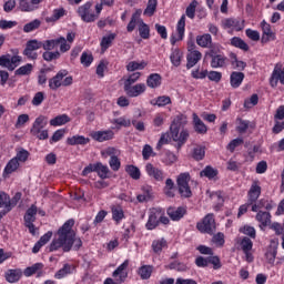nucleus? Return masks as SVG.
Wrapping results in <instances>:
<instances>
[{
    "label": "nucleus",
    "mask_w": 284,
    "mask_h": 284,
    "mask_svg": "<svg viewBox=\"0 0 284 284\" xmlns=\"http://www.w3.org/2000/svg\"><path fill=\"white\" fill-rule=\"evenodd\" d=\"M74 227V219L68 220L57 232L58 237H54L49 245V252H62L68 253L72 251L79 252L83 247V241L81 237H77V232L72 230Z\"/></svg>",
    "instance_id": "nucleus-1"
},
{
    "label": "nucleus",
    "mask_w": 284,
    "mask_h": 284,
    "mask_svg": "<svg viewBox=\"0 0 284 284\" xmlns=\"http://www.w3.org/2000/svg\"><path fill=\"white\" fill-rule=\"evenodd\" d=\"M262 191L263 189L261 187V182L258 180H254L247 191L246 203L239 207L237 216H243V214H246L250 207L251 212H258L261 210L262 205L261 202H258V199H261Z\"/></svg>",
    "instance_id": "nucleus-2"
},
{
    "label": "nucleus",
    "mask_w": 284,
    "mask_h": 284,
    "mask_svg": "<svg viewBox=\"0 0 284 284\" xmlns=\"http://www.w3.org/2000/svg\"><path fill=\"white\" fill-rule=\"evenodd\" d=\"M159 225H170V217L165 215V209L163 207H152L149 211V217L145 223V229L149 231L156 230Z\"/></svg>",
    "instance_id": "nucleus-3"
},
{
    "label": "nucleus",
    "mask_w": 284,
    "mask_h": 284,
    "mask_svg": "<svg viewBox=\"0 0 284 284\" xmlns=\"http://www.w3.org/2000/svg\"><path fill=\"white\" fill-rule=\"evenodd\" d=\"M223 47L221 44H214L211 50L205 51L204 58L211 59L210 65L214 70L221 68H227V61L229 59L225 57V53H223L222 50Z\"/></svg>",
    "instance_id": "nucleus-4"
},
{
    "label": "nucleus",
    "mask_w": 284,
    "mask_h": 284,
    "mask_svg": "<svg viewBox=\"0 0 284 284\" xmlns=\"http://www.w3.org/2000/svg\"><path fill=\"white\" fill-rule=\"evenodd\" d=\"M92 6H94V2L87 1L77 10L78 16L84 23H94V21H97V19H99V17L101 16L98 10H95V12L94 10H92Z\"/></svg>",
    "instance_id": "nucleus-5"
},
{
    "label": "nucleus",
    "mask_w": 284,
    "mask_h": 284,
    "mask_svg": "<svg viewBox=\"0 0 284 284\" xmlns=\"http://www.w3.org/2000/svg\"><path fill=\"white\" fill-rule=\"evenodd\" d=\"M191 180L190 172L180 173L176 178L178 192L182 199H192Z\"/></svg>",
    "instance_id": "nucleus-6"
},
{
    "label": "nucleus",
    "mask_w": 284,
    "mask_h": 284,
    "mask_svg": "<svg viewBox=\"0 0 284 284\" xmlns=\"http://www.w3.org/2000/svg\"><path fill=\"white\" fill-rule=\"evenodd\" d=\"M196 230L200 234H214L216 232V219L214 213H207L201 221L196 223Z\"/></svg>",
    "instance_id": "nucleus-7"
},
{
    "label": "nucleus",
    "mask_w": 284,
    "mask_h": 284,
    "mask_svg": "<svg viewBox=\"0 0 284 284\" xmlns=\"http://www.w3.org/2000/svg\"><path fill=\"white\" fill-rule=\"evenodd\" d=\"M92 172H97L98 176L102 180L110 179V168L101 162L87 165L82 171V176H88V174H92Z\"/></svg>",
    "instance_id": "nucleus-8"
},
{
    "label": "nucleus",
    "mask_w": 284,
    "mask_h": 284,
    "mask_svg": "<svg viewBox=\"0 0 284 284\" xmlns=\"http://www.w3.org/2000/svg\"><path fill=\"white\" fill-rule=\"evenodd\" d=\"M170 130L171 138L176 143L175 148L179 152V150H181V148H183L185 143H187V140L190 139V131H187V129H183L180 132L179 126H171Z\"/></svg>",
    "instance_id": "nucleus-9"
},
{
    "label": "nucleus",
    "mask_w": 284,
    "mask_h": 284,
    "mask_svg": "<svg viewBox=\"0 0 284 284\" xmlns=\"http://www.w3.org/2000/svg\"><path fill=\"white\" fill-rule=\"evenodd\" d=\"M37 205L32 204L26 212L24 219V227L29 230V234L32 236L37 235V226H34V221H37Z\"/></svg>",
    "instance_id": "nucleus-10"
},
{
    "label": "nucleus",
    "mask_w": 284,
    "mask_h": 284,
    "mask_svg": "<svg viewBox=\"0 0 284 284\" xmlns=\"http://www.w3.org/2000/svg\"><path fill=\"white\" fill-rule=\"evenodd\" d=\"M195 265L196 267H207L209 265H213V270H221V267H223L219 255H211L207 257L197 256L195 258Z\"/></svg>",
    "instance_id": "nucleus-11"
},
{
    "label": "nucleus",
    "mask_w": 284,
    "mask_h": 284,
    "mask_svg": "<svg viewBox=\"0 0 284 284\" xmlns=\"http://www.w3.org/2000/svg\"><path fill=\"white\" fill-rule=\"evenodd\" d=\"M37 50H41V41L37 39L29 40L22 54L30 61H37V59H39V53H37Z\"/></svg>",
    "instance_id": "nucleus-12"
},
{
    "label": "nucleus",
    "mask_w": 284,
    "mask_h": 284,
    "mask_svg": "<svg viewBox=\"0 0 284 284\" xmlns=\"http://www.w3.org/2000/svg\"><path fill=\"white\" fill-rule=\"evenodd\" d=\"M221 27L223 30H234L235 32H241L245 24L239 18H225L221 21Z\"/></svg>",
    "instance_id": "nucleus-13"
},
{
    "label": "nucleus",
    "mask_w": 284,
    "mask_h": 284,
    "mask_svg": "<svg viewBox=\"0 0 284 284\" xmlns=\"http://www.w3.org/2000/svg\"><path fill=\"white\" fill-rule=\"evenodd\" d=\"M123 90L130 99H136V97H141V94H145V90H148V87L145 83H138L135 85H126L123 87Z\"/></svg>",
    "instance_id": "nucleus-14"
},
{
    "label": "nucleus",
    "mask_w": 284,
    "mask_h": 284,
    "mask_svg": "<svg viewBox=\"0 0 284 284\" xmlns=\"http://www.w3.org/2000/svg\"><path fill=\"white\" fill-rule=\"evenodd\" d=\"M145 172L150 179H153V181H158V183H162V181H165V172L163 170L154 166L152 163H148L145 165Z\"/></svg>",
    "instance_id": "nucleus-15"
},
{
    "label": "nucleus",
    "mask_w": 284,
    "mask_h": 284,
    "mask_svg": "<svg viewBox=\"0 0 284 284\" xmlns=\"http://www.w3.org/2000/svg\"><path fill=\"white\" fill-rule=\"evenodd\" d=\"M278 81L281 83V85H284V67L281 68L277 65H275L271 78H270V85L271 88H277L278 87Z\"/></svg>",
    "instance_id": "nucleus-16"
},
{
    "label": "nucleus",
    "mask_w": 284,
    "mask_h": 284,
    "mask_svg": "<svg viewBox=\"0 0 284 284\" xmlns=\"http://www.w3.org/2000/svg\"><path fill=\"white\" fill-rule=\"evenodd\" d=\"M166 214L171 219V221L178 222L187 214V209L185 206H169L166 209Z\"/></svg>",
    "instance_id": "nucleus-17"
},
{
    "label": "nucleus",
    "mask_w": 284,
    "mask_h": 284,
    "mask_svg": "<svg viewBox=\"0 0 284 284\" xmlns=\"http://www.w3.org/2000/svg\"><path fill=\"white\" fill-rule=\"evenodd\" d=\"M128 267H130V260H125L116 267L112 273L113 278H118L120 283H125V280L128 278Z\"/></svg>",
    "instance_id": "nucleus-18"
},
{
    "label": "nucleus",
    "mask_w": 284,
    "mask_h": 284,
    "mask_svg": "<svg viewBox=\"0 0 284 284\" xmlns=\"http://www.w3.org/2000/svg\"><path fill=\"white\" fill-rule=\"evenodd\" d=\"M176 38H171L172 45H175L176 41H183V39H185V14H182L176 23Z\"/></svg>",
    "instance_id": "nucleus-19"
},
{
    "label": "nucleus",
    "mask_w": 284,
    "mask_h": 284,
    "mask_svg": "<svg viewBox=\"0 0 284 284\" xmlns=\"http://www.w3.org/2000/svg\"><path fill=\"white\" fill-rule=\"evenodd\" d=\"M153 196L154 190L152 189V185L144 184L141 187V194L136 195V201L139 203H148V201H152Z\"/></svg>",
    "instance_id": "nucleus-20"
},
{
    "label": "nucleus",
    "mask_w": 284,
    "mask_h": 284,
    "mask_svg": "<svg viewBox=\"0 0 284 284\" xmlns=\"http://www.w3.org/2000/svg\"><path fill=\"white\" fill-rule=\"evenodd\" d=\"M68 77V70H60L53 78L49 79L50 90L57 91L61 88L63 78Z\"/></svg>",
    "instance_id": "nucleus-21"
},
{
    "label": "nucleus",
    "mask_w": 284,
    "mask_h": 284,
    "mask_svg": "<svg viewBox=\"0 0 284 284\" xmlns=\"http://www.w3.org/2000/svg\"><path fill=\"white\" fill-rule=\"evenodd\" d=\"M141 14H143V10L136 9L135 12L132 13L131 19L126 26V32H132L133 30H136L141 26Z\"/></svg>",
    "instance_id": "nucleus-22"
},
{
    "label": "nucleus",
    "mask_w": 284,
    "mask_h": 284,
    "mask_svg": "<svg viewBox=\"0 0 284 284\" xmlns=\"http://www.w3.org/2000/svg\"><path fill=\"white\" fill-rule=\"evenodd\" d=\"M203 59L201 51H191L186 53V70H192L199 61Z\"/></svg>",
    "instance_id": "nucleus-23"
},
{
    "label": "nucleus",
    "mask_w": 284,
    "mask_h": 284,
    "mask_svg": "<svg viewBox=\"0 0 284 284\" xmlns=\"http://www.w3.org/2000/svg\"><path fill=\"white\" fill-rule=\"evenodd\" d=\"M196 44L200 45V48H209V50H212L214 45H219V43L212 42V34L210 33H203L201 36H197Z\"/></svg>",
    "instance_id": "nucleus-24"
},
{
    "label": "nucleus",
    "mask_w": 284,
    "mask_h": 284,
    "mask_svg": "<svg viewBox=\"0 0 284 284\" xmlns=\"http://www.w3.org/2000/svg\"><path fill=\"white\" fill-rule=\"evenodd\" d=\"M92 139L98 141V143H103L105 141H112L114 139V131L106 130V131H95L92 133Z\"/></svg>",
    "instance_id": "nucleus-25"
},
{
    "label": "nucleus",
    "mask_w": 284,
    "mask_h": 284,
    "mask_svg": "<svg viewBox=\"0 0 284 284\" xmlns=\"http://www.w3.org/2000/svg\"><path fill=\"white\" fill-rule=\"evenodd\" d=\"M243 81H245V73L241 71H233L230 74V84L233 90H237L240 85H243Z\"/></svg>",
    "instance_id": "nucleus-26"
},
{
    "label": "nucleus",
    "mask_w": 284,
    "mask_h": 284,
    "mask_svg": "<svg viewBox=\"0 0 284 284\" xmlns=\"http://www.w3.org/2000/svg\"><path fill=\"white\" fill-rule=\"evenodd\" d=\"M21 276H23L21 268H10L4 274L7 283H19Z\"/></svg>",
    "instance_id": "nucleus-27"
},
{
    "label": "nucleus",
    "mask_w": 284,
    "mask_h": 284,
    "mask_svg": "<svg viewBox=\"0 0 284 284\" xmlns=\"http://www.w3.org/2000/svg\"><path fill=\"white\" fill-rule=\"evenodd\" d=\"M261 28L263 31V36H262V43H267L270 41V39H272V37H274V32H272V26L270 23H267L265 20H263L261 22Z\"/></svg>",
    "instance_id": "nucleus-28"
},
{
    "label": "nucleus",
    "mask_w": 284,
    "mask_h": 284,
    "mask_svg": "<svg viewBox=\"0 0 284 284\" xmlns=\"http://www.w3.org/2000/svg\"><path fill=\"white\" fill-rule=\"evenodd\" d=\"M163 79L161 78V74L159 73H151L146 78V85L148 88H151L152 90H155V88H161Z\"/></svg>",
    "instance_id": "nucleus-29"
},
{
    "label": "nucleus",
    "mask_w": 284,
    "mask_h": 284,
    "mask_svg": "<svg viewBox=\"0 0 284 284\" xmlns=\"http://www.w3.org/2000/svg\"><path fill=\"white\" fill-rule=\"evenodd\" d=\"M200 176H205L209 181H214L219 176V169H215L212 165H206L201 172Z\"/></svg>",
    "instance_id": "nucleus-30"
},
{
    "label": "nucleus",
    "mask_w": 284,
    "mask_h": 284,
    "mask_svg": "<svg viewBox=\"0 0 284 284\" xmlns=\"http://www.w3.org/2000/svg\"><path fill=\"white\" fill-rule=\"evenodd\" d=\"M193 125L197 134H207V125L201 121L196 113H193Z\"/></svg>",
    "instance_id": "nucleus-31"
},
{
    "label": "nucleus",
    "mask_w": 284,
    "mask_h": 284,
    "mask_svg": "<svg viewBox=\"0 0 284 284\" xmlns=\"http://www.w3.org/2000/svg\"><path fill=\"white\" fill-rule=\"evenodd\" d=\"M74 272V265L72 264H64L62 268H60L55 274L54 278L61 281V278H65V276H70Z\"/></svg>",
    "instance_id": "nucleus-32"
},
{
    "label": "nucleus",
    "mask_w": 284,
    "mask_h": 284,
    "mask_svg": "<svg viewBox=\"0 0 284 284\" xmlns=\"http://www.w3.org/2000/svg\"><path fill=\"white\" fill-rule=\"evenodd\" d=\"M21 164L17 161V159L12 158L3 169V176H10L13 172L19 170Z\"/></svg>",
    "instance_id": "nucleus-33"
},
{
    "label": "nucleus",
    "mask_w": 284,
    "mask_h": 284,
    "mask_svg": "<svg viewBox=\"0 0 284 284\" xmlns=\"http://www.w3.org/2000/svg\"><path fill=\"white\" fill-rule=\"evenodd\" d=\"M150 103L158 108H165V105H172V98L169 95H160L151 100Z\"/></svg>",
    "instance_id": "nucleus-34"
},
{
    "label": "nucleus",
    "mask_w": 284,
    "mask_h": 284,
    "mask_svg": "<svg viewBox=\"0 0 284 284\" xmlns=\"http://www.w3.org/2000/svg\"><path fill=\"white\" fill-rule=\"evenodd\" d=\"M110 123L112 125H115V130H121L122 128H130L132 125V122L130 121V119L125 116L112 119L110 120Z\"/></svg>",
    "instance_id": "nucleus-35"
},
{
    "label": "nucleus",
    "mask_w": 284,
    "mask_h": 284,
    "mask_svg": "<svg viewBox=\"0 0 284 284\" xmlns=\"http://www.w3.org/2000/svg\"><path fill=\"white\" fill-rule=\"evenodd\" d=\"M90 143V138L83 135H73L67 139L68 145H88Z\"/></svg>",
    "instance_id": "nucleus-36"
},
{
    "label": "nucleus",
    "mask_w": 284,
    "mask_h": 284,
    "mask_svg": "<svg viewBox=\"0 0 284 284\" xmlns=\"http://www.w3.org/2000/svg\"><path fill=\"white\" fill-rule=\"evenodd\" d=\"M19 8L21 12H34L38 8V3L32 2V0H18Z\"/></svg>",
    "instance_id": "nucleus-37"
},
{
    "label": "nucleus",
    "mask_w": 284,
    "mask_h": 284,
    "mask_svg": "<svg viewBox=\"0 0 284 284\" xmlns=\"http://www.w3.org/2000/svg\"><path fill=\"white\" fill-rule=\"evenodd\" d=\"M255 219L263 227H267V225L272 223V214H270V212L258 211Z\"/></svg>",
    "instance_id": "nucleus-38"
},
{
    "label": "nucleus",
    "mask_w": 284,
    "mask_h": 284,
    "mask_svg": "<svg viewBox=\"0 0 284 284\" xmlns=\"http://www.w3.org/2000/svg\"><path fill=\"white\" fill-rule=\"evenodd\" d=\"M71 119L68 114H60L53 119L50 120V125L52 128H59L61 125H65V123H70Z\"/></svg>",
    "instance_id": "nucleus-39"
},
{
    "label": "nucleus",
    "mask_w": 284,
    "mask_h": 284,
    "mask_svg": "<svg viewBox=\"0 0 284 284\" xmlns=\"http://www.w3.org/2000/svg\"><path fill=\"white\" fill-rule=\"evenodd\" d=\"M112 220L119 225L123 219H125V212H123V207L113 206L111 209Z\"/></svg>",
    "instance_id": "nucleus-40"
},
{
    "label": "nucleus",
    "mask_w": 284,
    "mask_h": 284,
    "mask_svg": "<svg viewBox=\"0 0 284 284\" xmlns=\"http://www.w3.org/2000/svg\"><path fill=\"white\" fill-rule=\"evenodd\" d=\"M125 172L133 179V181H139V179H141V170L134 164H128L125 166Z\"/></svg>",
    "instance_id": "nucleus-41"
},
{
    "label": "nucleus",
    "mask_w": 284,
    "mask_h": 284,
    "mask_svg": "<svg viewBox=\"0 0 284 284\" xmlns=\"http://www.w3.org/2000/svg\"><path fill=\"white\" fill-rule=\"evenodd\" d=\"M170 61L174 68H179L181 61H183V52L179 49H173L170 55Z\"/></svg>",
    "instance_id": "nucleus-42"
},
{
    "label": "nucleus",
    "mask_w": 284,
    "mask_h": 284,
    "mask_svg": "<svg viewBox=\"0 0 284 284\" xmlns=\"http://www.w3.org/2000/svg\"><path fill=\"white\" fill-rule=\"evenodd\" d=\"M154 254H161L163 252L164 247H168V241L165 237H162L160 240H154L151 245Z\"/></svg>",
    "instance_id": "nucleus-43"
},
{
    "label": "nucleus",
    "mask_w": 284,
    "mask_h": 284,
    "mask_svg": "<svg viewBox=\"0 0 284 284\" xmlns=\"http://www.w3.org/2000/svg\"><path fill=\"white\" fill-rule=\"evenodd\" d=\"M62 17H65V9L63 8H58L53 10V13L51 17L45 18L47 23H54L59 21V19H62Z\"/></svg>",
    "instance_id": "nucleus-44"
},
{
    "label": "nucleus",
    "mask_w": 284,
    "mask_h": 284,
    "mask_svg": "<svg viewBox=\"0 0 284 284\" xmlns=\"http://www.w3.org/2000/svg\"><path fill=\"white\" fill-rule=\"evenodd\" d=\"M237 243L241 246L242 252H252V248L254 247V242L247 236L241 237Z\"/></svg>",
    "instance_id": "nucleus-45"
},
{
    "label": "nucleus",
    "mask_w": 284,
    "mask_h": 284,
    "mask_svg": "<svg viewBox=\"0 0 284 284\" xmlns=\"http://www.w3.org/2000/svg\"><path fill=\"white\" fill-rule=\"evenodd\" d=\"M231 45L233 48H239V50H243V52H247L250 50V45L245 43V41L239 37H233L231 39Z\"/></svg>",
    "instance_id": "nucleus-46"
},
{
    "label": "nucleus",
    "mask_w": 284,
    "mask_h": 284,
    "mask_svg": "<svg viewBox=\"0 0 284 284\" xmlns=\"http://www.w3.org/2000/svg\"><path fill=\"white\" fill-rule=\"evenodd\" d=\"M158 6H159L158 0H149L146 8L143 11L144 17H154Z\"/></svg>",
    "instance_id": "nucleus-47"
},
{
    "label": "nucleus",
    "mask_w": 284,
    "mask_h": 284,
    "mask_svg": "<svg viewBox=\"0 0 284 284\" xmlns=\"http://www.w3.org/2000/svg\"><path fill=\"white\" fill-rule=\"evenodd\" d=\"M145 68H148V62L145 61H131L126 64L128 72H136V70H145Z\"/></svg>",
    "instance_id": "nucleus-48"
},
{
    "label": "nucleus",
    "mask_w": 284,
    "mask_h": 284,
    "mask_svg": "<svg viewBox=\"0 0 284 284\" xmlns=\"http://www.w3.org/2000/svg\"><path fill=\"white\" fill-rule=\"evenodd\" d=\"M114 39H116V33H110L108 36H104L100 42L101 50L105 52V50H108L110 45H112V41H114Z\"/></svg>",
    "instance_id": "nucleus-49"
},
{
    "label": "nucleus",
    "mask_w": 284,
    "mask_h": 284,
    "mask_svg": "<svg viewBox=\"0 0 284 284\" xmlns=\"http://www.w3.org/2000/svg\"><path fill=\"white\" fill-rule=\"evenodd\" d=\"M40 44H41V48H43V50L45 51L55 50V48H59V38L40 41Z\"/></svg>",
    "instance_id": "nucleus-50"
},
{
    "label": "nucleus",
    "mask_w": 284,
    "mask_h": 284,
    "mask_svg": "<svg viewBox=\"0 0 284 284\" xmlns=\"http://www.w3.org/2000/svg\"><path fill=\"white\" fill-rule=\"evenodd\" d=\"M138 31L141 39H150V24L145 23V21H141L140 27H138Z\"/></svg>",
    "instance_id": "nucleus-51"
},
{
    "label": "nucleus",
    "mask_w": 284,
    "mask_h": 284,
    "mask_svg": "<svg viewBox=\"0 0 284 284\" xmlns=\"http://www.w3.org/2000/svg\"><path fill=\"white\" fill-rule=\"evenodd\" d=\"M194 161H203L205 159V146L196 145L192 151Z\"/></svg>",
    "instance_id": "nucleus-52"
},
{
    "label": "nucleus",
    "mask_w": 284,
    "mask_h": 284,
    "mask_svg": "<svg viewBox=\"0 0 284 284\" xmlns=\"http://www.w3.org/2000/svg\"><path fill=\"white\" fill-rule=\"evenodd\" d=\"M33 68H34V67L32 65V63H27V64H24V65L18 68V69L16 70V72H14V74H16L17 77H26V75H28V74H32Z\"/></svg>",
    "instance_id": "nucleus-53"
},
{
    "label": "nucleus",
    "mask_w": 284,
    "mask_h": 284,
    "mask_svg": "<svg viewBox=\"0 0 284 284\" xmlns=\"http://www.w3.org/2000/svg\"><path fill=\"white\" fill-rule=\"evenodd\" d=\"M138 274L142 281H148L152 276V266L143 265L139 268Z\"/></svg>",
    "instance_id": "nucleus-54"
},
{
    "label": "nucleus",
    "mask_w": 284,
    "mask_h": 284,
    "mask_svg": "<svg viewBox=\"0 0 284 284\" xmlns=\"http://www.w3.org/2000/svg\"><path fill=\"white\" fill-rule=\"evenodd\" d=\"M39 28H41V20L34 19L23 26V32H34V30H39Z\"/></svg>",
    "instance_id": "nucleus-55"
},
{
    "label": "nucleus",
    "mask_w": 284,
    "mask_h": 284,
    "mask_svg": "<svg viewBox=\"0 0 284 284\" xmlns=\"http://www.w3.org/2000/svg\"><path fill=\"white\" fill-rule=\"evenodd\" d=\"M39 270H43V263H36L32 266H28L23 274L27 277L34 276V273L39 272Z\"/></svg>",
    "instance_id": "nucleus-56"
},
{
    "label": "nucleus",
    "mask_w": 284,
    "mask_h": 284,
    "mask_svg": "<svg viewBox=\"0 0 284 284\" xmlns=\"http://www.w3.org/2000/svg\"><path fill=\"white\" fill-rule=\"evenodd\" d=\"M0 207H4L8 212H11L10 207V195L8 193L0 191Z\"/></svg>",
    "instance_id": "nucleus-57"
},
{
    "label": "nucleus",
    "mask_w": 284,
    "mask_h": 284,
    "mask_svg": "<svg viewBox=\"0 0 284 284\" xmlns=\"http://www.w3.org/2000/svg\"><path fill=\"white\" fill-rule=\"evenodd\" d=\"M236 122L239 123L236 126L239 134H245L250 128V121L237 118Z\"/></svg>",
    "instance_id": "nucleus-58"
},
{
    "label": "nucleus",
    "mask_w": 284,
    "mask_h": 284,
    "mask_svg": "<svg viewBox=\"0 0 284 284\" xmlns=\"http://www.w3.org/2000/svg\"><path fill=\"white\" fill-rule=\"evenodd\" d=\"M42 59L44 61H57L58 59H61V52L59 51H45L42 54Z\"/></svg>",
    "instance_id": "nucleus-59"
},
{
    "label": "nucleus",
    "mask_w": 284,
    "mask_h": 284,
    "mask_svg": "<svg viewBox=\"0 0 284 284\" xmlns=\"http://www.w3.org/2000/svg\"><path fill=\"white\" fill-rule=\"evenodd\" d=\"M196 6H199V1L193 0L185 10V14L189 19H194L196 17Z\"/></svg>",
    "instance_id": "nucleus-60"
},
{
    "label": "nucleus",
    "mask_w": 284,
    "mask_h": 284,
    "mask_svg": "<svg viewBox=\"0 0 284 284\" xmlns=\"http://www.w3.org/2000/svg\"><path fill=\"white\" fill-rule=\"evenodd\" d=\"M29 158H30V152H28V150L19 149L13 159H16L18 163L19 162L20 163H26V161H28Z\"/></svg>",
    "instance_id": "nucleus-61"
},
{
    "label": "nucleus",
    "mask_w": 284,
    "mask_h": 284,
    "mask_svg": "<svg viewBox=\"0 0 284 284\" xmlns=\"http://www.w3.org/2000/svg\"><path fill=\"white\" fill-rule=\"evenodd\" d=\"M240 233L245 234V236H250V239H256V229H254V226L246 224L240 227Z\"/></svg>",
    "instance_id": "nucleus-62"
},
{
    "label": "nucleus",
    "mask_w": 284,
    "mask_h": 284,
    "mask_svg": "<svg viewBox=\"0 0 284 284\" xmlns=\"http://www.w3.org/2000/svg\"><path fill=\"white\" fill-rule=\"evenodd\" d=\"M170 133L165 132L162 133L160 136V140L156 143L155 150L160 151L163 149V145H168L170 143Z\"/></svg>",
    "instance_id": "nucleus-63"
},
{
    "label": "nucleus",
    "mask_w": 284,
    "mask_h": 284,
    "mask_svg": "<svg viewBox=\"0 0 284 284\" xmlns=\"http://www.w3.org/2000/svg\"><path fill=\"white\" fill-rule=\"evenodd\" d=\"M139 79H141V72H133V73H131L126 78V80H124V87L134 85V83H136V81H139Z\"/></svg>",
    "instance_id": "nucleus-64"
}]
</instances>
